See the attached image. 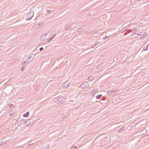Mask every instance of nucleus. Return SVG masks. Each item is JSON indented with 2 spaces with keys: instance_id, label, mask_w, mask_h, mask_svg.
I'll list each match as a JSON object with an SVG mask.
<instances>
[{
  "instance_id": "f257e3e1",
  "label": "nucleus",
  "mask_w": 149,
  "mask_h": 149,
  "mask_svg": "<svg viewBox=\"0 0 149 149\" xmlns=\"http://www.w3.org/2000/svg\"><path fill=\"white\" fill-rule=\"evenodd\" d=\"M66 101V99L64 97H61L58 99L56 101V103L58 104H60L65 102Z\"/></svg>"
},
{
  "instance_id": "f03ea898",
  "label": "nucleus",
  "mask_w": 149,
  "mask_h": 149,
  "mask_svg": "<svg viewBox=\"0 0 149 149\" xmlns=\"http://www.w3.org/2000/svg\"><path fill=\"white\" fill-rule=\"evenodd\" d=\"M33 11H31L30 13H28L26 16V20H28L31 19L33 17Z\"/></svg>"
},
{
  "instance_id": "7ed1b4c3",
  "label": "nucleus",
  "mask_w": 149,
  "mask_h": 149,
  "mask_svg": "<svg viewBox=\"0 0 149 149\" xmlns=\"http://www.w3.org/2000/svg\"><path fill=\"white\" fill-rule=\"evenodd\" d=\"M62 86L63 87L67 88L70 86V83L68 81H66L62 84Z\"/></svg>"
},
{
  "instance_id": "20e7f679",
  "label": "nucleus",
  "mask_w": 149,
  "mask_h": 149,
  "mask_svg": "<svg viewBox=\"0 0 149 149\" xmlns=\"http://www.w3.org/2000/svg\"><path fill=\"white\" fill-rule=\"evenodd\" d=\"M88 87V85H86V83H83L79 87V88L84 89Z\"/></svg>"
},
{
  "instance_id": "39448f33",
  "label": "nucleus",
  "mask_w": 149,
  "mask_h": 149,
  "mask_svg": "<svg viewBox=\"0 0 149 149\" xmlns=\"http://www.w3.org/2000/svg\"><path fill=\"white\" fill-rule=\"evenodd\" d=\"M148 45H146V43L143 45V49L144 50L146 51L148 50Z\"/></svg>"
},
{
  "instance_id": "423d86ee",
  "label": "nucleus",
  "mask_w": 149,
  "mask_h": 149,
  "mask_svg": "<svg viewBox=\"0 0 149 149\" xmlns=\"http://www.w3.org/2000/svg\"><path fill=\"white\" fill-rule=\"evenodd\" d=\"M29 112L27 111L26 113L23 115V116L24 117H27L29 116Z\"/></svg>"
},
{
  "instance_id": "0eeeda50",
  "label": "nucleus",
  "mask_w": 149,
  "mask_h": 149,
  "mask_svg": "<svg viewBox=\"0 0 149 149\" xmlns=\"http://www.w3.org/2000/svg\"><path fill=\"white\" fill-rule=\"evenodd\" d=\"M49 147V145L48 144L46 145L43 148V149H48Z\"/></svg>"
},
{
  "instance_id": "6e6552de",
  "label": "nucleus",
  "mask_w": 149,
  "mask_h": 149,
  "mask_svg": "<svg viewBox=\"0 0 149 149\" xmlns=\"http://www.w3.org/2000/svg\"><path fill=\"white\" fill-rule=\"evenodd\" d=\"M30 120H28L27 121L25 122L24 123L25 125L27 126H29L30 123Z\"/></svg>"
},
{
  "instance_id": "1a4fd4ad",
  "label": "nucleus",
  "mask_w": 149,
  "mask_h": 149,
  "mask_svg": "<svg viewBox=\"0 0 149 149\" xmlns=\"http://www.w3.org/2000/svg\"><path fill=\"white\" fill-rule=\"evenodd\" d=\"M125 127H123L122 128H121L118 131V132H123L125 129Z\"/></svg>"
},
{
  "instance_id": "9d476101",
  "label": "nucleus",
  "mask_w": 149,
  "mask_h": 149,
  "mask_svg": "<svg viewBox=\"0 0 149 149\" xmlns=\"http://www.w3.org/2000/svg\"><path fill=\"white\" fill-rule=\"evenodd\" d=\"M38 28V26L37 24L35 25L33 27V29H36Z\"/></svg>"
},
{
  "instance_id": "9b49d317",
  "label": "nucleus",
  "mask_w": 149,
  "mask_h": 149,
  "mask_svg": "<svg viewBox=\"0 0 149 149\" xmlns=\"http://www.w3.org/2000/svg\"><path fill=\"white\" fill-rule=\"evenodd\" d=\"M74 30H77V31L79 32H81L82 31V29H81L79 28L78 29H76L75 28H74Z\"/></svg>"
},
{
  "instance_id": "f8f14e48",
  "label": "nucleus",
  "mask_w": 149,
  "mask_h": 149,
  "mask_svg": "<svg viewBox=\"0 0 149 149\" xmlns=\"http://www.w3.org/2000/svg\"><path fill=\"white\" fill-rule=\"evenodd\" d=\"M102 96V94H100L98 95H97V96L96 97V98L97 99H100L101 97Z\"/></svg>"
},
{
  "instance_id": "ddd939ff",
  "label": "nucleus",
  "mask_w": 149,
  "mask_h": 149,
  "mask_svg": "<svg viewBox=\"0 0 149 149\" xmlns=\"http://www.w3.org/2000/svg\"><path fill=\"white\" fill-rule=\"evenodd\" d=\"M29 144L28 145V146H30L32 144H34V141L33 140L31 141H30L29 142Z\"/></svg>"
},
{
  "instance_id": "4468645a",
  "label": "nucleus",
  "mask_w": 149,
  "mask_h": 149,
  "mask_svg": "<svg viewBox=\"0 0 149 149\" xmlns=\"http://www.w3.org/2000/svg\"><path fill=\"white\" fill-rule=\"evenodd\" d=\"M71 26H68V27L65 28V29L66 30H69L71 28Z\"/></svg>"
},
{
  "instance_id": "2eb2a0df",
  "label": "nucleus",
  "mask_w": 149,
  "mask_h": 149,
  "mask_svg": "<svg viewBox=\"0 0 149 149\" xmlns=\"http://www.w3.org/2000/svg\"><path fill=\"white\" fill-rule=\"evenodd\" d=\"M52 33V31H50L47 33L45 34V36H46L47 34H51Z\"/></svg>"
},
{
  "instance_id": "dca6fc26",
  "label": "nucleus",
  "mask_w": 149,
  "mask_h": 149,
  "mask_svg": "<svg viewBox=\"0 0 149 149\" xmlns=\"http://www.w3.org/2000/svg\"><path fill=\"white\" fill-rule=\"evenodd\" d=\"M137 29L136 28H135L134 30V32H133V33L134 34H136V33H135L136 31H137Z\"/></svg>"
},
{
  "instance_id": "f3484780",
  "label": "nucleus",
  "mask_w": 149,
  "mask_h": 149,
  "mask_svg": "<svg viewBox=\"0 0 149 149\" xmlns=\"http://www.w3.org/2000/svg\"><path fill=\"white\" fill-rule=\"evenodd\" d=\"M86 83V85H88V87L89 86V85L91 83V82L90 81H87Z\"/></svg>"
},
{
  "instance_id": "a211bd4d",
  "label": "nucleus",
  "mask_w": 149,
  "mask_h": 149,
  "mask_svg": "<svg viewBox=\"0 0 149 149\" xmlns=\"http://www.w3.org/2000/svg\"><path fill=\"white\" fill-rule=\"evenodd\" d=\"M42 24H38L37 25H38V28H40L42 26Z\"/></svg>"
},
{
  "instance_id": "6ab92c4d",
  "label": "nucleus",
  "mask_w": 149,
  "mask_h": 149,
  "mask_svg": "<svg viewBox=\"0 0 149 149\" xmlns=\"http://www.w3.org/2000/svg\"><path fill=\"white\" fill-rule=\"evenodd\" d=\"M24 69V66H22L21 67V68H20V70L22 71H23Z\"/></svg>"
},
{
  "instance_id": "aec40b11",
  "label": "nucleus",
  "mask_w": 149,
  "mask_h": 149,
  "mask_svg": "<svg viewBox=\"0 0 149 149\" xmlns=\"http://www.w3.org/2000/svg\"><path fill=\"white\" fill-rule=\"evenodd\" d=\"M27 61L25 62H22V65H24L25 63L27 62Z\"/></svg>"
},
{
  "instance_id": "412c9836",
  "label": "nucleus",
  "mask_w": 149,
  "mask_h": 149,
  "mask_svg": "<svg viewBox=\"0 0 149 149\" xmlns=\"http://www.w3.org/2000/svg\"><path fill=\"white\" fill-rule=\"evenodd\" d=\"M55 36H56V35H55L53 37H52L50 38V40H52L55 37Z\"/></svg>"
},
{
  "instance_id": "4be33fe9",
  "label": "nucleus",
  "mask_w": 149,
  "mask_h": 149,
  "mask_svg": "<svg viewBox=\"0 0 149 149\" xmlns=\"http://www.w3.org/2000/svg\"><path fill=\"white\" fill-rule=\"evenodd\" d=\"M43 49V47H41V48H40L39 49V50L40 51H42V50Z\"/></svg>"
},
{
  "instance_id": "5701e85b",
  "label": "nucleus",
  "mask_w": 149,
  "mask_h": 149,
  "mask_svg": "<svg viewBox=\"0 0 149 149\" xmlns=\"http://www.w3.org/2000/svg\"><path fill=\"white\" fill-rule=\"evenodd\" d=\"M117 91V90H113L112 91H111V93H114L115 92V91Z\"/></svg>"
},
{
  "instance_id": "b1692460",
  "label": "nucleus",
  "mask_w": 149,
  "mask_h": 149,
  "mask_svg": "<svg viewBox=\"0 0 149 149\" xmlns=\"http://www.w3.org/2000/svg\"><path fill=\"white\" fill-rule=\"evenodd\" d=\"M92 79V77H89L88 78V80H91Z\"/></svg>"
},
{
  "instance_id": "393cba45",
  "label": "nucleus",
  "mask_w": 149,
  "mask_h": 149,
  "mask_svg": "<svg viewBox=\"0 0 149 149\" xmlns=\"http://www.w3.org/2000/svg\"><path fill=\"white\" fill-rule=\"evenodd\" d=\"M31 58V56H29L28 57V58L27 59L28 60H30V59Z\"/></svg>"
},
{
  "instance_id": "a878e982",
  "label": "nucleus",
  "mask_w": 149,
  "mask_h": 149,
  "mask_svg": "<svg viewBox=\"0 0 149 149\" xmlns=\"http://www.w3.org/2000/svg\"><path fill=\"white\" fill-rule=\"evenodd\" d=\"M51 11V10H46V12L47 13H49Z\"/></svg>"
},
{
  "instance_id": "bb28decb",
  "label": "nucleus",
  "mask_w": 149,
  "mask_h": 149,
  "mask_svg": "<svg viewBox=\"0 0 149 149\" xmlns=\"http://www.w3.org/2000/svg\"><path fill=\"white\" fill-rule=\"evenodd\" d=\"M111 93V91H109L107 92V94H109V95H110Z\"/></svg>"
},
{
  "instance_id": "cd10ccee",
  "label": "nucleus",
  "mask_w": 149,
  "mask_h": 149,
  "mask_svg": "<svg viewBox=\"0 0 149 149\" xmlns=\"http://www.w3.org/2000/svg\"><path fill=\"white\" fill-rule=\"evenodd\" d=\"M95 89H94V90H93V92H92V95H93V94H92V93H95Z\"/></svg>"
},
{
  "instance_id": "c85d7f7f",
  "label": "nucleus",
  "mask_w": 149,
  "mask_h": 149,
  "mask_svg": "<svg viewBox=\"0 0 149 149\" xmlns=\"http://www.w3.org/2000/svg\"><path fill=\"white\" fill-rule=\"evenodd\" d=\"M77 148V146H72V148Z\"/></svg>"
},
{
  "instance_id": "c756f323",
  "label": "nucleus",
  "mask_w": 149,
  "mask_h": 149,
  "mask_svg": "<svg viewBox=\"0 0 149 149\" xmlns=\"http://www.w3.org/2000/svg\"><path fill=\"white\" fill-rule=\"evenodd\" d=\"M137 34L138 36H141V33L140 32V34H139V33H137Z\"/></svg>"
},
{
  "instance_id": "7c9ffc66",
  "label": "nucleus",
  "mask_w": 149,
  "mask_h": 149,
  "mask_svg": "<svg viewBox=\"0 0 149 149\" xmlns=\"http://www.w3.org/2000/svg\"><path fill=\"white\" fill-rule=\"evenodd\" d=\"M51 40H50V39H49V40H48L47 41H48V42H49V41H50Z\"/></svg>"
},
{
  "instance_id": "2f4dec72",
  "label": "nucleus",
  "mask_w": 149,
  "mask_h": 149,
  "mask_svg": "<svg viewBox=\"0 0 149 149\" xmlns=\"http://www.w3.org/2000/svg\"><path fill=\"white\" fill-rule=\"evenodd\" d=\"M139 1H140L141 0H138Z\"/></svg>"
},
{
  "instance_id": "473e14b6",
  "label": "nucleus",
  "mask_w": 149,
  "mask_h": 149,
  "mask_svg": "<svg viewBox=\"0 0 149 149\" xmlns=\"http://www.w3.org/2000/svg\"><path fill=\"white\" fill-rule=\"evenodd\" d=\"M105 37H107V36H105Z\"/></svg>"
}]
</instances>
